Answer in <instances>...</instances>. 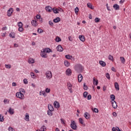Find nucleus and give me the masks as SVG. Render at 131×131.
I'll use <instances>...</instances> for the list:
<instances>
[{"mask_svg":"<svg viewBox=\"0 0 131 131\" xmlns=\"http://www.w3.org/2000/svg\"><path fill=\"white\" fill-rule=\"evenodd\" d=\"M53 51L51 50L49 48H46L45 49H43L41 51L40 56L42 58H48V54H50V53H52Z\"/></svg>","mask_w":131,"mask_h":131,"instance_id":"obj_1","label":"nucleus"},{"mask_svg":"<svg viewBox=\"0 0 131 131\" xmlns=\"http://www.w3.org/2000/svg\"><path fill=\"white\" fill-rule=\"evenodd\" d=\"M75 70L78 72H82L83 71V67L80 64H77L75 66Z\"/></svg>","mask_w":131,"mask_h":131,"instance_id":"obj_2","label":"nucleus"},{"mask_svg":"<svg viewBox=\"0 0 131 131\" xmlns=\"http://www.w3.org/2000/svg\"><path fill=\"white\" fill-rule=\"evenodd\" d=\"M71 127L74 130H76L77 129V125H76V123H75V121L71 120Z\"/></svg>","mask_w":131,"mask_h":131,"instance_id":"obj_3","label":"nucleus"},{"mask_svg":"<svg viewBox=\"0 0 131 131\" xmlns=\"http://www.w3.org/2000/svg\"><path fill=\"white\" fill-rule=\"evenodd\" d=\"M46 77L47 78V79H51L52 77H53V76L52 75V72L50 71H47L45 73Z\"/></svg>","mask_w":131,"mask_h":131,"instance_id":"obj_4","label":"nucleus"},{"mask_svg":"<svg viewBox=\"0 0 131 131\" xmlns=\"http://www.w3.org/2000/svg\"><path fill=\"white\" fill-rule=\"evenodd\" d=\"M16 98H18L20 100H24V95L23 94L19 93V92H17L15 94Z\"/></svg>","mask_w":131,"mask_h":131,"instance_id":"obj_5","label":"nucleus"},{"mask_svg":"<svg viewBox=\"0 0 131 131\" xmlns=\"http://www.w3.org/2000/svg\"><path fill=\"white\" fill-rule=\"evenodd\" d=\"M67 86L69 91H70L71 94H72L73 91H72V84L70 82H68L67 83Z\"/></svg>","mask_w":131,"mask_h":131,"instance_id":"obj_6","label":"nucleus"},{"mask_svg":"<svg viewBox=\"0 0 131 131\" xmlns=\"http://www.w3.org/2000/svg\"><path fill=\"white\" fill-rule=\"evenodd\" d=\"M13 8H10L7 11V15L8 17H11L12 16V14H13Z\"/></svg>","mask_w":131,"mask_h":131,"instance_id":"obj_7","label":"nucleus"},{"mask_svg":"<svg viewBox=\"0 0 131 131\" xmlns=\"http://www.w3.org/2000/svg\"><path fill=\"white\" fill-rule=\"evenodd\" d=\"M112 105L114 109L117 108V103H116L115 101H112Z\"/></svg>","mask_w":131,"mask_h":131,"instance_id":"obj_8","label":"nucleus"},{"mask_svg":"<svg viewBox=\"0 0 131 131\" xmlns=\"http://www.w3.org/2000/svg\"><path fill=\"white\" fill-rule=\"evenodd\" d=\"M72 73V72H71V69H68L66 72V74L67 75H68V76H70Z\"/></svg>","mask_w":131,"mask_h":131,"instance_id":"obj_9","label":"nucleus"},{"mask_svg":"<svg viewBox=\"0 0 131 131\" xmlns=\"http://www.w3.org/2000/svg\"><path fill=\"white\" fill-rule=\"evenodd\" d=\"M31 24L34 27H36V26L38 25L37 21L36 20H32L31 21Z\"/></svg>","mask_w":131,"mask_h":131,"instance_id":"obj_10","label":"nucleus"},{"mask_svg":"<svg viewBox=\"0 0 131 131\" xmlns=\"http://www.w3.org/2000/svg\"><path fill=\"white\" fill-rule=\"evenodd\" d=\"M28 63H29V64H34V63H35V60H34V59L33 58H29Z\"/></svg>","mask_w":131,"mask_h":131,"instance_id":"obj_11","label":"nucleus"},{"mask_svg":"<svg viewBox=\"0 0 131 131\" xmlns=\"http://www.w3.org/2000/svg\"><path fill=\"white\" fill-rule=\"evenodd\" d=\"M57 51H58V52H63V48L62 47V46H61V45H59L57 47Z\"/></svg>","mask_w":131,"mask_h":131,"instance_id":"obj_12","label":"nucleus"},{"mask_svg":"<svg viewBox=\"0 0 131 131\" xmlns=\"http://www.w3.org/2000/svg\"><path fill=\"white\" fill-rule=\"evenodd\" d=\"M54 106L55 108H60V104L57 101H55L54 102Z\"/></svg>","mask_w":131,"mask_h":131,"instance_id":"obj_13","label":"nucleus"},{"mask_svg":"<svg viewBox=\"0 0 131 131\" xmlns=\"http://www.w3.org/2000/svg\"><path fill=\"white\" fill-rule=\"evenodd\" d=\"M82 78H83L82 75L80 74H79L78 76V80L79 82H81V81H82Z\"/></svg>","mask_w":131,"mask_h":131,"instance_id":"obj_14","label":"nucleus"},{"mask_svg":"<svg viewBox=\"0 0 131 131\" xmlns=\"http://www.w3.org/2000/svg\"><path fill=\"white\" fill-rule=\"evenodd\" d=\"M114 86L117 91H119V84H118L117 82H115Z\"/></svg>","mask_w":131,"mask_h":131,"instance_id":"obj_15","label":"nucleus"},{"mask_svg":"<svg viewBox=\"0 0 131 131\" xmlns=\"http://www.w3.org/2000/svg\"><path fill=\"white\" fill-rule=\"evenodd\" d=\"M84 117L86 119H89L90 117V114L88 112H85L84 114Z\"/></svg>","mask_w":131,"mask_h":131,"instance_id":"obj_16","label":"nucleus"},{"mask_svg":"<svg viewBox=\"0 0 131 131\" xmlns=\"http://www.w3.org/2000/svg\"><path fill=\"white\" fill-rule=\"evenodd\" d=\"M45 9L47 12H52V10H53V9H52V7L51 6H47L45 8Z\"/></svg>","mask_w":131,"mask_h":131,"instance_id":"obj_17","label":"nucleus"},{"mask_svg":"<svg viewBox=\"0 0 131 131\" xmlns=\"http://www.w3.org/2000/svg\"><path fill=\"white\" fill-rule=\"evenodd\" d=\"M79 38L80 40H81V41H82L83 42V41H84L85 40L84 36H83V35H80L79 36Z\"/></svg>","mask_w":131,"mask_h":131,"instance_id":"obj_18","label":"nucleus"},{"mask_svg":"<svg viewBox=\"0 0 131 131\" xmlns=\"http://www.w3.org/2000/svg\"><path fill=\"white\" fill-rule=\"evenodd\" d=\"M8 112L11 115H13V114H14V113H15V112H14V109L12 108L11 107L9 108Z\"/></svg>","mask_w":131,"mask_h":131,"instance_id":"obj_19","label":"nucleus"},{"mask_svg":"<svg viewBox=\"0 0 131 131\" xmlns=\"http://www.w3.org/2000/svg\"><path fill=\"white\" fill-rule=\"evenodd\" d=\"M40 96H44L46 97L47 95L46 94V92L45 91H40L39 92Z\"/></svg>","mask_w":131,"mask_h":131,"instance_id":"obj_20","label":"nucleus"},{"mask_svg":"<svg viewBox=\"0 0 131 131\" xmlns=\"http://www.w3.org/2000/svg\"><path fill=\"white\" fill-rule=\"evenodd\" d=\"M25 120H26V121H29V114H28V113L26 114Z\"/></svg>","mask_w":131,"mask_h":131,"instance_id":"obj_21","label":"nucleus"},{"mask_svg":"<svg viewBox=\"0 0 131 131\" xmlns=\"http://www.w3.org/2000/svg\"><path fill=\"white\" fill-rule=\"evenodd\" d=\"M19 93L20 94H22L23 95H24L25 94V90L23 89H20L19 90Z\"/></svg>","mask_w":131,"mask_h":131,"instance_id":"obj_22","label":"nucleus"},{"mask_svg":"<svg viewBox=\"0 0 131 131\" xmlns=\"http://www.w3.org/2000/svg\"><path fill=\"white\" fill-rule=\"evenodd\" d=\"M120 59L122 64H125V58L124 57H120Z\"/></svg>","mask_w":131,"mask_h":131,"instance_id":"obj_23","label":"nucleus"},{"mask_svg":"<svg viewBox=\"0 0 131 131\" xmlns=\"http://www.w3.org/2000/svg\"><path fill=\"white\" fill-rule=\"evenodd\" d=\"M64 66H66V67H69V66H70V62H69L67 60H65L64 61Z\"/></svg>","mask_w":131,"mask_h":131,"instance_id":"obj_24","label":"nucleus"},{"mask_svg":"<svg viewBox=\"0 0 131 131\" xmlns=\"http://www.w3.org/2000/svg\"><path fill=\"white\" fill-rule=\"evenodd\" d=\"M99 64L102 66V67H105L106 66V63L102 60L99 61Z\"/></svg>","mask_w":131,"mask_h":131,"instance_id":"obj_25","label":"nucleus"},{"mask_svg":"<svg viewBox=\"0 0 131 131\" xmlns=\"http://www.w3.org/2000/svg\"><path fill=\"white\" fill-rule=\"evenodd\" d=\"M48 109L49 111H54V106L51 104L48 105Z\"/></svg>","mask_w":131,"mask_h":131,"instance_id":"obj_26","label":"nucleus"},{"mask_svg":"<svg viewBox=\"0 0 131 131\" xmlns=\"http://www.w3.org/2000/svg\"><path fill=\"white\" fill-rule=\"evenodd\" d=\"M79 122L81 123V124H82L83 125H85V124H84V121H83V119H82V118H80L79 119Z\"/></svg>","mask_w":131,"mask_h":131,"instance_id":"obj_27","label":"nucleus"},{"mask_svg":"<svg viewBox=\"0 0 131 131\" xmlns=\"http://www.w3.org/2000/svg\"><path fill=\"white\" fill-rule=\"evenodd\" d=\"M60 20L61 19L59 17H57L53 20V22H54V23H58V22H60Z\"/></svg>","mask_w":131,"mask_h":131,"instance_id":"obj_28","label":"nucleus"},{"mask_svg":"<svg viewBox=\"0 0 131 131\" xmlns=\"http://www.w3.org/2000/svg\"><path fill=\"white\" fill-rule=\"evenodd\" d=\"M113 8L115 9V10H116V11H117V10H119V5H117V4H115L113 6Z\"/></svg>","mask_w":131,"mask_h":131,"instance_id":"obj_29","label":"nucleus"},{"mask_svg":"<svg viewBox=\"0 0 131 131\" xmlns=\"http://www.w3.org/2000/svg\"><path fill=\"white\" fill-rule=\"evenodd\" d=\"M93 83L95 85H97L99 83L98 80H96V78L95 77L93 78Z\"/></svg>","mask_w":131,"mask_h":131,"instance_id":"obj_30","label":"nucleus"},{"mask_svg":"<svg viewBox=\"0 0 131 131\" xmlns=\"http://www.w3.org/2000/svg\"><path fill=\"white\" fill-rule=\"evenodd\" d=\"M66 59H68V60H71V59H72V56L70 55V54L66 55Z\"/></svg>","mask_w":131,"mask_h":131,"instance_id":"obj_31","label":"nucleus"},{"mask_svg":"<svg viewBox=\"0 0 131 131\" xmlns=\"http://www.w3.org/2000/svg\"><path fill=\"white\" fill-rule=\"evenodd\" d=\"M111 99L112 100V102H113V101H115V96L113 94H112L110 96Z\"/></svg>","mask_w":131,"mask_h":131,"instance_id":"obj_32","label":"nucleus"},{"mask_svg":"<svg viewBox=\"0 0 131 131\" xmlns=\"http://www.w3.org/2000/svg\"><path fill=\"white\" fill-rule=\"evenodd\" d=\"M10 37H12V38H15V33L11 32L9 34Z\"/></svg>","mask_w":131,"mask_h":131,"instance_id":"obj_33","label":"nucleus"},{"mask_svg":"<svg viewBox=\"0 0 131 131\" xmlns=\"http://www.w3.org/2000/svg\"><path fill=\"white\" fill-rule=\"evenodd\" d=\"M87 6L88 8H90V9H91V10L94 9V8H93V5L91 3H88Z\"/></svg>","mask_w":131,"mask_h":131,"instance_id":"obj_34","label":"nucleus"},{"mask_svg":"<svg viewBox=\"0 0 131 131\" xmlns=\"http://www.w3.org/2000/svg\"><path fill=\"white\" fill-rule=\"evenodd\" d=\"M30 75L32 78H36V76L34 73H33V72H31Z\"/></svg>","mask_w":131,"mask_h":131,"instance_id":"obj_35","label":"nucleus"},{"mask_svg":"<svg viewBox=\"0 0 131 131\" xmlns=\"http://www.w3.org/2000/svg\"><path fill=\"white\" fill-rule=\"evenodd\" d=\"M41 131H46L47 128L46 127V126L43 125L40 129Z\"/></svg>","mask_w":131,"mask_h":131,"instance_id":"obj_36","label":"nucleus"},{"mask_svg":"<svg viewBox=\"0 0 131 131\" xmlns=\"http://www.w3.org/2000/svg\"><path fill=\"white\" fill-rule=\"evenodd\" d=\"M55 41H56L57 42H59V41H61V38L58 36L56 37Z\"/></svg>","mask_w":131,"mask_h":131,"instance_id":"obj_37","label":"nucleus"},{"mask_svg":"<svg viewBox=\"0 0 131 131\" xmlns=\"http://www.w3.org/2000/svg\"><path fill=\"white\" fill-rule=\"evenodd\" d=\"M53 12L55 14H58L59 13V11L58 10V9L53 8Z\"/></svg>","mask_w":131,"mask_h":131,"instance_id":"obj_38","label":"nucleus"},{"mask_svg":"<svg viewBox=\"0 0 131 131\" xmlns=\"http://www.w3.org/2000/svg\"><path fill=\"white\" fill-rule=\"evenodd\" d=\"M45 93H47L49 94V93H51V89L49 88H47L45 90Z\"/></svg>","mask_w":131,"mask_h":131,"instance_id":"obj_39","label":"nucleus"},{"mask_svg":"<svg viewBox=\"0 0 131 131\" xmlns=\"http://www.w3.org/2000/svg\"><path fill=\"white\" fill-rule=\"evenodd\" d=\"M53 111H50L49 110L48 111V115L49 116H52V115H53Z\"/></svg>","mask_w":131,"mask_h":131,"instance_id":"obj_40","label":"nucleus"},{"mask_svg":"<svg viewBox=\"0 0 131 131\" xmlns=\"http://www.w3.org/2000/svg\"><path fill=\"white\" fill-rule=\"evenodd\" d=\"M101 20V19L98 18V17H96L95 19V23H99V22H100V21Z\"/></svg>","mask_w":131,"mask_h":131,"instance_id":"obj_41","label":"nucleus"},{"mask_svg":"<svg viewBox=\"0 0 131 131\" xmlns=\"http://www.w3.org/2000/svg\"><path fill=\"white\" fill-rule=\"evenodd\" d=\"M17 25L18 27H23V24L21 21L18 22Z\"/></svg>","mask_w":131,"mask_h":131,"instance_id":"obj_42","label":"nucleus"},{"mask_svg":"<svg viewBox=\"0 0 131 131\" xmlns=\"http://www.w3.org/2000/svg\"><path fill=\"white\" fill-rule=\"evenodd\" d=\"M89 95V93H88V92H84L83 96L84 97V98H86V97H88V95Z\"/></svg>","mask_w":131,"mask_h":131,"instance_id":"obj_43","label":"nucleus"},{"mask_svg":"<svg viewBox=\"0 0 131 131\" xmlns=\"http://www.w3.org/2000/svg\"><path fill=\"white\" fill-rule=\"evenodd\" d=\"M37 32L38 33H42L43 32V31L40 28H38Z\"/></svg>","mask_w":131,"mask_h":131,"instance_id":"obj_44","label":"nucleus"},{"mask_svg":"<svg viewBox=\"0 0 131 131\" xmlns=\"http://www.w3.org/2000/svg\"><path fill=\"white\" fill-rule=\"evenodd\" d=\"M5 67L7 68V69H11V68H12L11 64H5Z\"/></svg>","mask_w":131,"mask_h":131,"instance_id":"obj_45","label":"nucleus"},{"mask_svg":"<svg viewBox=\"0 0 131 131\" xmlns=\"http://www.w3.org/2000/svg\"><path fill=\"white\" fill-rule=\"evenodd\" d=\"M93 112H95V113H99V110L97 108H94L92 109Z\"/></svg>","mask_w":131,"mask_h":131,"instance_id":"obj_46","label":"nucleus"},{"mask_svg":"<svg viewBox=\"0 0 131 131\" xmlns=\"http://www.w3.org/2000/svg\"><path fill=\"white\" fill-rule=\"evenodd\" d=\"M24 30V29L23 28V27H20L18 28V31H19V32H23Z\"/></svg>","mask_w":131,"mask_h":131,"instance_id":"obj_47","label":"nucleus"},{"mask_svg":"<svg viewBox=\"0 0 131 131\" xmlns=\"http://www.w3.org/2000/svg\"><path fill=\"white\" fill-rule=\"evenodd\" d=\"M105 76L107 78V79L110 80V74H109V73H106Z\"/></svg>","mask_w":131,"mask_h":131,"instance_id":"obj_48","label":"nucleus"},{"mask_svg":"<svg viewBox=\"0 0 131 131\" xmlns=\"http://www.w3.org/2000/svg\"><path fill=\"white\" fill-rule=\"evenodd\" d=\"M79 11V9H78V7H76V8L75 9V13L76 14H77V13H78Z\"/></svg>","mask_w":131,"mask_h":131,"instance_id":"obj_49","label":"nucleus"},{"mask_svg":"<svg viewBox=\"0 0 131 131\" xmlns=\"http://www.w3.org/2000/svg\"><path fill=\"white\" fill-rule=\"evenodd\" d=\"M108 59L111 60V61H113V56L110 55L108 56Z\"/></svg>","mask_w":131,"mask_h":131,"instance_id":"obj_50","label":"nucleus"},{"mask_svg":"<svg viewBox=\"0 0 131 131\" xmlns=\"http://www.w3.org/2000/svg\"><path fill=\"white\" fill-rule=\"evenodd\" d=\"M83 88H84V90H85V91H86L88 90V86H86V85H85V83H83Z\"/></svg>","mask_w":131,"mask_h":131,"instance_id":"obj_51","label":"nucleus"},{"mask_svg":"<svg viewBox=\"0 0 131 131\" xmlns=\"http://www.w3.org/2000/svg\"><path fill=\"white\" fill-rule=\"evenodd\" d=\"M8 130L9 131H15V129L13 128L12 127H9L8 128Z\"/></svg>","mask_w":131,"mask_h":131,"instance_id":"obj_52","label":"nucleus"},{"mask_svg":"<svg viewBox=\"0 0 131 131\" xmlns=\"http://www.w3.org/2000/svg\"><path fill=\"white\" fill-rule=\"evenodd\" d=\"M0 121L3 122L4 121V117L2 116V115H0Z\"/></svg>","mask_w":131,"mask_h":131,"instance_id":"obj_53","label":"nucleus"},{"mask_svg":"<svg viewBox=\"0 0 131 131\" xmlns=\"http://www.w3.org/2000/svg\"><path fill=\"white\" fill-rule=\"evenodd\" d=\"M24 83H25V84H27V83H28V80H27V79H24Z\"/></svg>","mask_w":131,"mask_h":131,"instance_id":"obj_54","label":"nucleus"},{"mask_svg":"<svg viewBox=\"0 0 131 131\" xmlns=\"http://www.w3.org/2000/svg\"><path fill=\"white\" fill-rule=\"evenodd\" d=\"M62 124H65V120L63 119H60Z\"/></svg>","mask_w":131,"mask_h":131,"instance_id":"obj_55","label":"nucleus"},{"mask_svg":"<svg viewBox=\"0 0 131 131\" xmlns=\"http://www.w3.org/2000/svg\"><path fill=\"white\" fill-rule=\"evenodd\" d=\"M87 99H88V100H91V99H92V95H89L87 96Z\"/></svg>","mask_w":131,"mask_h":131,"instance_id":"obj_56","label":"nucleus"},{"mask_svg":"<svg viewBox=\"0 0 131 131\" xmlns=\"http://www.w3.org/2000/svg\"><path fill=\"white\" fill-rule=\"evenodd\" d=\"M49 24L51 26H53V25H54V23H53V21H49Z\"/></svg>","mask_w":131,"mask_h":131,"instance_id":"obj_57","label":"nucleus"},{"mask_svg":"<svg viewBox=\"0 0 131 131\" xmlns=\"http://www.w3.org/2000/svg\"><path fill=\"white\" fill-rule=\"evenodd\" d=\"M58 12H63V9L61 8H57Z\"/></svg>","mask_w":131,"mask_h":131,"instance_id":"obj_58","label":"nucleus"},{"mask_svg":"<svg viewBox=\"0 0 131 131\" xmlns=\"http://www.w3.org/2000/svg\"><path fill=\"white\" fill-rule=\"evenodd\" d=\"M36 17L38 20H39V19H40V16L38 14L36 15Z\"/></svg>","mask_w":131,"mask_h":131,"instance_id":"obj_59","label":"nucleus"},{"mask_svg":"<svg viewBox=\"0 0 131 131\" xmlns=\"http://www.w3.org/2000/svg\"><path fill=\"white\" fill-rule=\"evenodd\" d=\"M113 115L115 117H116V116H117V114L116 113V112H113Z\"/></svg>","mask_w":131,"mask_h":131,"instance_id":"obj_60","label":"nucleus"},{"mask_svg":"<svg viewBox=\"0 0 131 131\" xmlns=\"http://www.w3.org/2000/svg\"><path fill=\"white\" fill-rule=\"evenodd\" d=\"M14 48H18L19 47V46L17 43H14Z\"/></svg>","mask_w":131,"mask_h":131,"instance_id":"obj_61","label":"nucleus"},{"mask_svg":"<svg viewBox=\"0 0 131 131\" xmlns=\"http://www.w3.org/2000/svg\"><path fill=\"white\" fill-rule=\"evenodd\" d=\"M69 40H70V41H72V37L71 36L69 37Z\"/></svg>","mask_w":131,"mask_h":131,"instance_id":"obj_62","label":"nucleus"},{"mask_svg":"<svg viewBox=\"0 0 131 131\" xmlns=\"http://www.w3.org/2000/svg\"><path fill=\"white\" fill-rule=\"evenodd\" d=\"M17 84L15 82H12V86H16Z\"/></svg>","mask_w":131,"mask_h":131,"instance_id":"obj_63","label":"nucleus"},{"mask_svg":"<svg viewBox=\"0 0 131 131\" xmlns=\"http://www.w3.org/2000/svg\"><path fill=\"white\" fill-rule=\"evenodd\" d=\"M112 131H116V128L113 127L112 128Z\"/></svg>","mask_w":131,"mask_h":131,"instance_id":"obj_64","label":"nucleus"}]
</instances>
